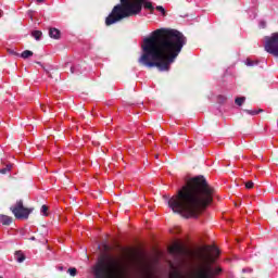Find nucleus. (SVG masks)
I'll list each match as a JSON object with an SVG mask.
<instances>
[{
  "instance_id": "1",
  "label": "nucleus",
  "mask_w": 278,
  "mask_h": 278,
  "mask_svg": "<svg viewBox=\"0 0 278 278\" xmlns=\"http://www.w3.org/2000/svg\"><path fill=\"white\" fill-rule=\"evenodd\" d=\"M186 36L177 29L160 28L143 38L141 55L138 64L146 68H157L160 73H168L170 65L179 58L186 47Z\"/></svg>"
},
{
  "instance_id": "2",
  "label": "nucleus",
  "mask_w": 278,
  "mask_h": 278,
  "mask_svg": "<svg viewBox=\"0 0 278 278\" xmlns=\"http://www.w3.org/2000/svg\"><path fill=\"white\" fill-rule=\"evenodd\" d=\"M168 207L184 218H197L214 199V188L207 184L205 177L197 176L190 179L176 195L163 197Z\"/></svg>"
},
{
  "instance_id": "3",
  "label": "nucleus",
  "mask_w": 278,
  "mask_h": 278,
  "mask_svg": "<svg viewBox=\"0 0 278 278\" xmlns=\"http://www.w3.org/2000/svg\"><path fill=\"white\" fill-rule=\"evenodd\" d=\"M204 253L199 254L200 263L189 273L188 276L181 275L174 270L169 274L170 278H214L223 273L220 267H215L214 256L212 253H218V249L214 247H205Z\"/></svg>"
},
{
  "instance_id": "4",
  "label": "nucleus",
  "mask_w": 278,
  "mask_h": 278,
  "mask_svg": "<svg viewBox=\"0 0 278 278\" xmlns=\"http://www.w3.org/2000/svg\"><path fill=\"white\" fill-rule=\"evenodd\" d=\"M121 3L116 4L109 16L105 18L106 27L111 25H116V23H121L124 18H129V16H138L140 12H142V5L146 10H150L153 12L155 8L153 3L147 0H119Z\"/></svg>"
},
{
  "instance_id": "5",
  "label": "nucleus",
  "mask_w": 278,
  "mask_h": 278,
  "mask_svg": "<svg viewBox=\"0 0 278 278\" xmlns=\"http://www.w3.org/2000/svg\"><path fill=\"white\" fill-rule=\"evenodd\" d=\"M92 273L94 278H121V264L112 258H100Z\"/></svg>"
},
{
  "instance_id": "6",
  "label": "nucleus",
  "mask_w": 278,
  "mask_h": 278,
  "mask_svg": "<svg viewBox=\"0 0 278 278\" xmlns=\"http://www.w3.org/2000/svg\"><path fill=\"white\" fill-rule=\"evenodd\" d=\"M265 51L278 58V33L265 38Z\"/></svg>"
},
{
  "instance_id": "7",
  "label": "nucleus",
  "mask_w": 278,
  "mask_h": 278,
  "mask_svg": "<svg viewBox=\"0 0 278 278\" xmlns=\"http://www.w3.org/2000/svg\"><path fill=\"white\" fill-rule=\"evenodd\" d=\"M12 214H14L15 218L18 219H27L29 218V215L31 214V210L30 208H26L23 205V201H17L15 205L10 207Z\"/></svg>"
},
{
  "instance_id": "8",
  "label": "nucleus",
  "mask_w": 278,
  "mask_h": 278,
  "mask_svg": "<svg viewBox=\"0 0 278 278\" xmlns=\"http://www.w3.org/2000/svg\"><path fill=\"white\" fill-rule=\"evenodd\" d=\"M170 253L172 255H174L175 257H184L186 255H193V252L179 245V244H175L170 248Z\"/></svg>"
},
{
  "instance_id": "9",
  "label": "nucleus",
  "mask_w": 278,
  "mask_h": 278,
  "mask_svg": "<svg viewBox=\"0 0 278 278\" xmlns=\"http://www.w3.org/2000/svg\"><path fill=\"white\" fill-rule=\"evenodd\" d=\"M49 36H50V38H53L54 40H60V29L50 28Z\"/></svg>"
},
{
  "instance_id": "10",
  "label": "nucleus",
  "mask_w": 278,
  "mask_h": 278,
  "mask_svg": "<svg viewBox=\"0 0 278 278\" xmlns=\"http://www.w3.org/2000/svg\"><path fill=\"white\" fill-rule=\"evenodd\" d=\"M1 225H12V217L8 215H0Z\"/></svg>"
},
{
  "instance_id": "11",
  "label": "nucleus",
  "mask_w": 278,
  "mask_h": 278,
  "mask_svg": "<svg viewBox=\"0 0 278 278\" xmlns=\"http://www.w3.org/2000/svg\"><path fill=\"white\" fill-rule=\"evenodd\" d=\"M143 277L146 278H151L153 277V271H151V267L150 266H146L143 269Z\"/></svg>"
},
{
  "instance_id": "12",
  "label": "nucleus",
  "mask_w": 278,
  "mask_h": 278,
  "mask_svg": "<svg viewBox=\"0 0 278 278\" xmlns=\"http://www.w3.org/2000/svg\"><path fill=\"white\" fill-rule=\"evenodd\" d=\"M20 55L23 60H27V58H31V55H34V52L31 50H25Z\"/></svg>"
},
{
  "instance_id": "13",
  "label": "nucleus",
  "mask_w": 278,
  "mask_h": 278,
  "mask_svg": "<svg viewBox=\"0 0 278 278\" xmlns=\"http://www.w3.org/2000/svg\"><path fill=\"white\" fill-rule=\"evenodd\" d=\"M12 170V164L7 165L4 168H0V174L1 175H8Z\"/></svg>"
},
{
  "instance_id": "14",
  "label": "nucleus",
  "mask_w": 278,
  "mask_h": 278,
  "mask_svg": "<svg viewBox=\"0 0 278 278\" xmlns=\"http://www.w3.org/2000/svg\"><path fill=\"white\" fill-rule=\"evenodd\" d=\"M31 36H33V38H35V40H40V38H42V31H40V30H34V31L31 33Z\"/></svg>"
},
{
  "instance_id": "15",
  "label": "nucleus",
  "mask_w": 278,
  "mask_h": 278,
  "mask_svg": "<svg viewBox=\"0 0 278 278\" xmlns=\"http://www.w3.org/2000/svg\"><path fill=\"white\" fill-rule=\"evenodd\" d=\"M245 101H247V98H245V97H240V98H236V99H235V103H236L237 105H239V108L242 106Z\"/></svg>"
},
{
  "instance_id": "16",
  "label": "nucleus",
  "mask_w": 278,
  "mask_h": 278,
  "mask_svg": "<svg viewBox=\"0 0 278 278\" xmlns=\"http://www.w3.org/2000/svg\"><path fill=\"white\" fill-rule=\"evenodd\" d=\"M156 12H160L161 16H166V9L162 5L155 7Z\"/></svg>"
},
{
  "instance_id": "17",
  "label": "nucleus",
  "mask_w": 278,
  "mask_h": 278,
  "mask_svg": "<svg viewBox=\"0 0 278 278\" xmlns=\"http://www.w3.org/2000/svg\"><path fill=\"white\" fill-rule=\"evenodd\" d=\"M47 212H49V207L43 204V205L41 206V208H40V214H41V216H49V213H47Z\"/></svg>"
},
{
  "instance_id": "18",
  "label": "nucleus",
  "mask_w": 278,
  "mask_h": 278,
  "mask_svg": "<svg viewBox=\"0 0 278 278\" xmlns=\"http://www.w3.org/2000/svg\"><path fill=\"white\" fill-rule=\"evenodd\" d=\"M71 73H76V74L84 73V71H81V65H76L74 67H71Z\"/></svg>"
},
{
  "instance_id": "19",
  "label": "nucleus",
  "mask_w": 278,
  "mask_h": 278,
  "mask_svg": "<svg viewBox=\"0 0 278 278\" xmlns=\"http://www.w3.org/2000/svg\"><path fill=\"white\" fill-rule=\"evenodd\" d=\"M260 112H262V110H245V113L250 114L251 116H256V114H260Z\"/></svg>"
},
{
  "instance_id": "20",
  "label": "nucleus",
  "mask_w": 278,
  "mask_h": 278,
  "mask_svg": "<svg viewBox=\"0 0 278 278\" xmlns=\"http://www.w3.org/2000/svg\"><path fill=\"white\" fill-rule=\"evenodd\" d=\"M67 273L71 277H76L77 276V268H75V267L68 268Z\"/></svg>"
},
{
  "instance_id": "21",
  "label": "nucleus",
  "mask_w": 278,
  "mask_h": 278,
  "mask_svg": "<svg viewBox=\"0 0 278 278\" xmlns=\"http://www.w3.org/2000/svg\"><path fill=\"white\" fill-rule=\"evenodd\" d=\"M253 186H254L253 181H248L245 184V188H248V190H251V188H253Z\"/></svg>"
},
{
  "instance_id": "22",
  "label": "nucleus",
  "mask_w": 278,
  "mask_h": 278,
  "mask_svg": "<svg viewBox=\"0 0 278 278\" xmlns=\"http://www.w3.org/2000/svg\"><path fill=\"white\" fill-rule=\"evenodd\" d=\"M245 65L247 66H255V62L251 61V60H247L245 61Z\"/></svg>"
},
{
  "instance_id": "23",
  "label": "nucleus",
  "mask_w": 278,
  "mask_h": 278,
  "mask_svg": "<svg viewBox=\"0 0 278 278\" xmlns=\"http://www.w3.org/2000/svg\"><path fill=\"white\" fill-rule=\"evenodd\" d=\"M17 262L18 264H23V262H25V256H18Z\"/></svg>"
},
{
  "instance_id": "24",
  "label": "nucleus",
  "mask_w": 278,
  "mask_h": 278,
  "mask_svg": "<svg viewBox=\"0 0 278 278\" xmlns=\"http://www.w3.org/2000/svg\"><path fill=\"white\" fill-rule=\"evenodd\" d=\"M11 55H20L18 53L14 52V50H10Z\"/></svg>"
},
{
  "instance_id": "25",
  "label": "nucleus",
  "mask_w": 278,
  "mask_h": 278,
  "mask_svg": "<svg viewBox=\"0 0 278 278\" xmlns=\"http://www.w3.org/2000/svg\"><path fill=\"white\" fill-rule=\"evenodd\" d=\"M37 3H45V0H37Z\"/></svg>"
},
{
  "instance_id": "26",
  "label": "nucleus",
  "mask_w": 278,
  "mask_h": 278,
  "mask_svg": "<svg viewBox=\"0 0 278 278\" xmlns=\"http://www.w3.org/2000/svg\"><path fill=\"white\" fill-rule=\"evenodd\" d=\"M29 240L34 241L36 240V237H30Z\"/></svg>"
},
{
  "instance_id": "27",
  "label": "nucleus",
  "mask_w": 278,
  "mask_h": 278,
  "mask_svg": "<svg viewBox=\"0 0 278 278\" xmlns=\"http://www.w3.org/2000/svg\"><path fill=\"white\" fill-rule=\"evenodd\" d=\"M0 278H3V277H0Z\"/></svg>"
}]
</instances>
